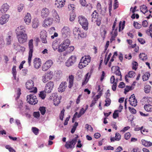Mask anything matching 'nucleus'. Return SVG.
<instances>
[{"label":"nucleus","mask_w":152,"mask_h":152,"mask_svg":"<svg viewBox=\"0 0 152 152\" xmlns=\"http://www.w3.org/2000/svg\"><path fill=\"white\" fill-rule=\"evenodd\" d=\"M23 20L25 23L28 25H29L31 21V17L30 13H27L24 17Z\"/></svg>","instance_id":"nucleus-23"},{"label":"nucleus","mask_w":152,"mask_h":152,"mask_svg":"<svg viewBox=\"0 0 152 152\" xmlns=\"http://www.w3.org/2000/svg\"><path fill=\"white\" fill-rule=\"evenodd\" d=\"M27 101L30 104L35 105L38 102L36 96L34 94H30L27 96Z\"/></svg>","instance_id":"nucleus-6"},{"label":"nucleus","mask_w":152,"mask_h":152,"mask_svg":"<svg viewBox=\"0 0 152 152\" xmlns=\"http://www.w3.org/2000/svg\"><path fill=\"white\" fill-rule=\"evenodd\" d=\"M87 110V108H86L85 110H84L83 108H82L80 110V111L77 117L78 118H80L81 115H83L85 113Z\"/></svg>","instance_id":"nucleus-39"},{"label":"nucleus","mask_w":152,"mask_h":152,"mask_svg":"<svg viewBox=\"0 0 152 152\" xmlns=\"http://www.w3.org/2000/svg\"><path fill=\"white\" fill-rule=\"evenodd\" d=\"M134 88L132 86H127L125 89L124 93L126 94V93L129 91V90H132Z\"/></svg>","instance_id":"nucleus-48"},{"label":"nucleus","mask_w":152,"mask_h":152,"mask_svg":"<svg viewBox=\"0 0 152 152\" xmlns=\"http://www.w3.org/2000/svg\"><path fill=\"white\" fill-rule=\"evenodd\" d=\"M53 64V61L51 60L47 61L42 66V70L44 71L47 70Z\"/></svg>","instance_id":"nucleus-21"},{"label":"nucleus","mask_w":152,"mask_h":152,"mask_svg":"<svg viewBox=\"0 0 152 152\" xmlns=\"http://www.w3.org/2000/svg\"><path fill=\"white\" fill-rule=\"evenodd\" d=\"M142 102L146 103L152 104V98L149 97H144L142 99Z\"/></svg>","instance_id":"nucleus-33"},{"label":"nucleus","mask_w":152,"mask_h":152,"mask_svg":"<svg viewBox=\"0 0 152 152\" xmlns=\"http://www.w3.org/2000/svg\"><path fill=\"white\" fill-rule=\"evenodd\" d=\"M135 73L133 71H130L129 72L127 76L128 77H132L133 76H134L135 75Z\"/></svg>","instance_id":"nucleus-52"},{"label":"nucleus","mask_w":152,"mask_h":152,"mask_svg":"<svg viewBox=\"0 0 152 152\" xmlns=\"http://www.w3.org/2000/svg\"><path fill=\"white\" fill-rule=\"evenodd\" d=\"M91 58H82L78 65V67L82 69L86 66L91 61Z\"/></svg>","instance_id":"nucleus-4"},{"label":"nucleus","mask_w":152,"mask_h":152,"mask_svg":"<svg viewBox=\"0 0 152 152\" xmlns=\"http://www.w3.org/2000/svg\"><path fill=\"white\" fill-rule=\"evenodd\" d=\"M53 72L49 71L45 73L42 77V80L43 82L45 83L50 80L53 77Z\"/></svg>","instance_id":"nucleus-10"},{"label":"nucleus","mask_w":152,"mask_h":152,"mask_svg":"<svg viewBox=\"0 0 152 152\" xmlns=\"http://www.w3.org/2000/svg\"><path fill=\"white\" fill-rule=\"evenodd\" d=\"M67 83L66 82H63L60 84L59 87L58 88V91L59 92H63L64 91L66 87Z\"/></svg>","instance_id":"nucleus-28"},{"label":"nucleus","mask_w":152,"mask_h":152,"mask_svg":"<svg viewBox=\"0 0 152 152\" xmlns=\"http://www.w3.org/2000/svg\"><path fill=\"white\" fill-rule=\"evenodd\" d=\"M125 22L124 21L122 23L121 21H120L119 23V31H120L122 30L124 28Z\"/></svg>","instance_id":"nucleus-44"},{"label":"nucleus","mask_w":152,"mask_h":152,"mask_svg":"<svg viewBox=\"0 0 152 152\" xmlns=\"http://www.w3.org/2000/svg\"><path fill=\"white\" fill-rule=\"evenodd\" d=\"M129 101L130 105L134 107L137 105V101L135 99L134 94L132 95L129 98Z\"/></svg>","instance_id":"nucleus-24"},{"label":"nucleus","mask_w":152,"mask_h":152,"mask_svg":"<svg viewBox=\"0 0 152 152\" xmlns=\"http://www.w3.org/2000/svg\"><path fill=\"white\" fill-rule=\"evenodd\" d=\"M131 137V135L129 132H127L125 134L124 137L127 140L129 139Z\"/></svg>","instance_id":"nucleus-61"},{"label":"nucleus","mask_w":152,"mask_h":152,"mask_svg":"<svg viewBox=\"0 0 152 152\" xmlns=\"http://www.w3.org/2000/svg\"><path fill=\"white\" fill-rule=\"evenodd\" d=\"M97 10L98 11H100L102 10V7L99 3H98L96 6Z\"/></svg>","instance_id":"nucleus-59"},{"label":"nucleus","mask_w":152,"mask_h":152,"mask_svg":"<svg viewBox=\"0 0 152 152\" xmlns=\"http://www.w3.org/2000/svg\"><path fill=\"white\" fill-rule=\"evenodd\" d=\"M52 97H53V100L54 104L56 106L59 104L60 102V98L57 96V94L56 93L53 94Z\"/></svg>","instance_id":"nucleus-25"},{"label":"nucleus","mask_w":152,"mask_h":152,"mask_svg":"<svg viewBox=\"0 0 152 152\" xmlns=\"http://www.w3.org/2000/svg\"><path fill=\"white\" fill-rule=\"evenodd\" d=\"M150 74L148 72L146 73L142 76V79L144 81L147 80L150 77Z\"/></svg>","instance_id":"nucleus-41"},{"label":"nucleus","mask_w":152,"mask_h":152,"mask_svg":"<svg viewBox=\"0 0 152 152\" xmlns=\"http://www.w3.org/2000/svg\"><path fill=\"white\" fill-rule=\"evenodd\" d=\"M61 32L62 36L64 37H65L69 36L70 31L68 27L64 26L62 29Z\"/></svg>","instance_id":"nucleus-17"},{"label":"nucleus","mask_w":152,"mask_h":152,"mask_svg":"<svg viewBox=\"0 0 152 152\" xmlns=\"http://www.w3.org/2000/svg\"><path fill=\"white\" fill-rule=\"evenodd\" d=\"M105 104L104 105L106 106H109L111 103V100L110 99L108 98H106V99L105 100Z\"/></svg>","instance_id":"nucleus-51"},{"label":"nucleus","mask_w":152,"mask_h":152,"mask_svg":"<svg viewBox=\"0 0 152 152\" xmlns=\"http://www.w3.org/2000/svg\"><path fill=\"white\" fill-rule=\"evenodd\" d=\"M39 25V21L37 18H35L33 20L32 23V26L33 28H37Z\"/></svg>","instance_id":"nucleus-29"},{"label":"nucleus","mask_w":152,"mask_h":152,"mask_svg":"<svg viewBox=\"0 0 152 152\" xmlns=\"http://www.w3.org/2000/svg\"><path fill=\"white\" fill-rule=\"evenodd\" d=\"M53 82L50 81L48 82L46 85L44 91L46 93H50L53 90L54 86Z\"/></svg>","instance_id":"nucleus-12"},{"label":"nucleus","mask_w":152,"mask_h":152,"mask_svg":"<svg viewBox=\"0 0 152 152\" xmlns=\"http://www.w3.org/2000/svg\"><path fill=\"white\" fill-rule=\"evenodd\" d=\"M74 76L71 75H69V85L68 87L69 88H71L73 85V80L74 79Z\"/></svg>","instance_id":"nucleus-31"},{"label":"nucleus","mask_w":152,"mask_h":152,"mask_svg":"<svg viewBox=\"0 0 152 152\" xmlns=\"http://www.w3.org/2000/svg\"><path fill=\"white\" fill-rule=\"evenodd\" d=\"M51 16L53 18V19L56 22L59 23L60 21V17L56 10L53 9L51 12Z\"/></svg>","instance_id":"nucleus-15"},{"label":"nucleus","mask_w":152,"mask_h":152,"mask_svg":"<svg viewBox=\"0 0 152 152\" xmlns=\"http://www.w3.org/2000/svg\"><path fill=\"white\" fill-rule=\"evenodd\" d=\"M39 110H40V113L42 115H44L45 114L46 112L45 107H40Z\"/></svg>","instance_id":"nucleus-50"},{"label":"nucleus","mask_w":152,"mask_h":152,"mask_svg":"<svg viewBox=\"0 0 152 152\" xmlns=\"http://www.w3.org/2000/svg\"><path fill=\"white\" fill-rule=\"evenodd\" d=\"M18 42L20 44L25 42L27 39V35L26 34L17 35Z\"/></svg>","instance_id":"nucleus-11"},{"label":"nucleus","mask_w":152,"mask_h":152,"mask_svg":"<svg viewBox=\"0 0 152 152\" xmlns=\"http://www.w3.org/2000/svg\"><path fill=\"white\" fill-rule=\"evenodd\" d=\"M10 15L8 14H4L0 17V24L1 25L6 23L9 20Z\"/></svg>","instance_id":"nucleus-14"},{"label":"nucleus","mask_w":152,"mask_h":152,"mask_svg":"<svg viewBox=\"0 0 152 152\" xmlns=\"http://www.w3.org/2000/svg\"><path fill=\"white\" fill-rule=\"evenodd\" d=\"M85 128H86L87 130H88V128H90L91 132H92L93 131V128L90 125H89L88 124H86Z\"/></svg>","instance_id":"nucleus-62"},{"label":"nucleus","mask_w":152,"mask_h":152,"mask_svg":"<svg viewBox=\"0 0 152 152\" xmlns=\"http://www.w3.org/2000/svg\"><path fill=\"white\" fill-rule=\"evenodd\" d=\"M116 68V70L115 72V74L118 76H120L121 75V73L120 70V68L118 66H113L112 67L111 69L112 70V69L113 68Z\"/></svg>","instance_id":"nucleus-38"},{"label":"nucleus","mask_w":152,"mask_h":152,"mask_svg":"<svg viewBox=\"0 0 152 152\" xmlns=\"http://www.w3.org/2000/svg\"><path fill=\"white\" fill-rule=\"evenodd\" d=\"M26 27L25 25H20L16 29V35L19 34H26Z\"/></svg>","instance_id":"nucleus-16"},{"label":"nucleus","mask_w":152,"mask_h":152,"mask_svg":"<svg viewBox=\"0 0 152 152\" xmlns=\"http://www.w3.org/2000/svg\"><path fill=\"white\" fill-rule=\"evenodd\" d=\"M132 64L133 69L136 70L137 68V66H138L137 62L134 61H133L132 63Z\"/></svg>","instance_id":"nucleus-54"},{"label":"nucleus","mask_w":152,"mask_h":152,"mask_svg":"<svg viewBox=\"0 0 152 152\" xmlns=\"http://www.w3.org/2000/svg\"><path fill=\"white\" fill-rule=\"evenodd\" d=\"M76 58H69L65 63L66 65L69 67L72 66L76 61Z\"/></svg>","instance_id":"nucleus-26"},{"label":"nucleus","mask_w":152,"mask_h":152,"mask_svg":"<svg viewBox=\"0 0 152 152\" xmlns=\"http://www.w3.org/2000/svg\"><path fill=\"white\" fill-rule=\"evenodd\" d=\"M151 87L149 85H146L144 87V91L146 93H149L151 91Z\"/></svg>","instance_id":"nucleus-42"},{"label":"nucleus","mask_w":152,"mask_h":152,"mask_svg":"<svg viewBox=\"0 0 152 152\" xmlns=\"http://www.w3.org/2000/svg\"><path fill=\"white\" fill-rule=\"evenodd\" d=\"M12 73L15 79L16 72V67L15 66H13L12 69Z\"/></svg>","instance_id":"nucleus-57"},{"label":"nucleus","mask_w":152,"mask_h":152,"mask_svg":"<svg viewBox=\"0 0 152 152\" xmlns=\"http://www.w3.org/2000/svg\"><path fill=\"white\" fill-rule=\"evenodd\" d=\"M34 83L32 80H28L26 83V87L29 90H32L33 89V90L30 91V92L36 93L37 92V89L36 87H34Z\"/></svg>","instance_id":"nucleus-5"},{"label":"nucleus","mask_w":152,"mask_h":152,"mask_svg":"<svg viewBox=\"0 0 152 152\" xmlns=\"http://www.w3.org/2000/svg\"><path fill=\"white\" fill-rule=\"evenodd\" d=\"M33 64L34 67L36 69H38L41 66V60L39 58H35L33 60Z\"/></svg>","instance_id":"nucleus-20"},{"label":"nucleus","mask_w":152,"mask_h":152,"mask_svg":"<svg viewBox=\"0 0 152 152\" xmlns=\"http://www.w3.org/2000/svg\"><path fill=\"white\" fill-rule=\"evenodd\" d=\"M5 37L6 45H11L13 39L12 32H8L5 34Z\"/></svg>","instance_id":"nucleus-7"},{"label":"nucleus","mask_w":152,"mask_h":152,"mask_svg":"<svg viewBox=\"0 0 152 152\" xmlns=\"http://www.w3.org/2000/svg\"><path fill=\"white\" fill-rule=\"evenodd\" d=\"M106 33V31L104 29H102L101 30V34L102 37L103 38V39H104L105 38V36Z\"/></svg>","instance_id":"nucleus-46"},{"label":"nucleus","mask_w":152,"mask_h":152,"mask_svg":"<svg viewBox=\"0 0 152 152\" xmlns=\"http://www.w3.org/2000/svg\"><path fill=\"white\" fill-rule=\"evenodd\" d=\"M33 116L37 118H39L40 116L39 113V112H34L33 113Z\"/></svg>","instance_id":"nucleus-64"},{"label":"nucleus","mask_w":152,"mask_h":152,"mask_svg":"<svg viewBox=\"0 0 152 152\" xmlns=\"http://www.w3.org/2000/svg\"><path fill=\"white\" fill-rule=\"evenodd\" d=\"M41 13V17L42 18H45L49 15L50 11L48 8L44 7L42 9Z\"/></svg>","instance_id":"nucleus-22"},{"label":"nucleus","mask_w":152,"mask_h":152,"mask_svg":"<svg viewBox=\"0 0 152 152\" xmlns=\"http://www.w3.org/2000/svg\"><path fill=\"white\" fill-rule=\"evenodd\" d=\"M78 136L74 138L71 141H69L66 142L65 147L67 149H72L75 147V145L77 142Z\"/></svg>","instance_id":"nucleus-8"},{"label":"nucleus","mask_w":152,"mask_h":152,"mask_svg":"<svg viewBox=\"0 0 152 152\" xmlns=\"http://www.w3.org/2000/svg\"><path fill=\"white\" fill-rule=\"evenodd\" d=\"M5 45L4 37L2 36H0V48L3 47Z\"/></svg>","instance_id":"nucleus-40"},{"label":"nucleus","mask_w":152,"mask_h":152,"mask_svg":"<svg viewBox=\"0 0 152 152\" xmlns=\"http://www.w3.org/2000/svg\"><path fill=\"white\" fill-rule=\"evenodd\" d=\"M45 92V91H41L40 92L39 96L42 99H44L46 96Z\"/></svg>","instance_id":"nucleus-49"},{"label":"nucleus","mask_w":152,"mask_h":152,"mask_svg":"<svg viewBox=\"0 0 152 152\" xmlns=\"http://www.w3.org/2000/svg\"><path fill=\"white\" fill-rule=\"evenodd\" d=\"M70 43L68 39L64 40L58 48V50L59 52H62L65 51L69 47Z\"/></svg>","instance_id":"nucleus-2"},{"label":"nucleus","mask_w":152,"mask_h":152,"mask_svg":"<svg viewBox=\"0 0 152 152\" xmlns=\"http://www.w3.org/2000/svg\"><path fill=\"white\" fill-rule=\"evenodd\" d=\"M10 6L7 3L2 4L1 6L0 10V12L1 13H5L9 9Z\"/></svg>","instance_id":"nucleus-19"},{"label":"nucleus","mask_w":152,"mask_h":152,"mask_svg":"<svg viewBox=\"0 0 152 152\" xmlns=\"http://www.w3.org/2000/svg\"><path fill=\"white\" fill-rule=\"evenodd\" d=\"M144 108L147 111L151 112L152 111V104H145L144 106Z\"/></svg>","instance_id":"nucleus-34"},{"label":"nucleus","mask_w":152,"mask_h":152,"mask_svg":"<svg viewBox=\"0 0 152 152\" xmlns=\"http://www.w3.org/2000/svg\"><path fill=\"white\" fill-rule=\"evenodd\" d=\"M129 111L132 113L134 114H135L136 113V110L134 108H131L130 107H129Z\"/></svg>","instance_id":"nucleus-63"},{"label":"nucleus","mask_w":152,"mask_h":152,"mask_svg":"<svg viewBox=\"0 0 152 152\" xmlns=\"http://www.w3.org/2000/svg\"><path fill=\"white\" fill-rule=\"evenodd\" d=\"M78 22L82 26L83 28L85 30L88 29V23L87 19L82 15L79 16L78 17Z\"/></svg>","instance_id":"nucleus-1"},{"label":"nucleus","mask_w":152,"mask_h":152,"mask_svg":"<svg viewBox=\"0 0 152 152\" xmlns=\"http://www.w3.org/2000/svg\"><path fill=\"white\" fill-rule=\"evenodd\" d=\"M75 17L76 15L75 14H72L70 15V20L71 21H73L75 19Z\"/></svg>","instance_id":"nucleus-60"},{"label":"nucleus","mask_w":152,"mask_h":152,"mask_svg":"<svg viewBox=\"0 0 152 152\" xmlns=\"http://www.w3.org/2000/svg\"><path fill=\"white\" fill-rule=\"evenodd\" d=\"M52 46L54 50H56L57 49V47L58 46V44L57 40H55L53 42Z\"/></svg>","instance_id":"nucleus-43"},{"label":"nucleus","mask_w":152,"mask_h":152,"mask_svg":"<svg viewBox=\"0 0 152 152\" xmlns=\"http://www.w3.org/2000/svg\"><path fill=\"white\" fill-rule=\"evenodd\" d=\"M134 26L135 28L137 29L140 28L141 27V25L140 24H139L137 22H135L134 23Z\"/></svg>","instance_id":"nucleus-56"},{"label":"nucleus","mask_w":152,"mask_h":152,"mask_svg":"<svg viewBox=\"0 0 152 152\" xmlns=\"http://www.w3.org/2000/svg\"><path fill=\"white\" fill-rule=\"evenodd\" d=\"M33 132L36 135H37L39 133V129L35 127H33L32 129Z\"/></svg>","instance_id":"nucleus-53"},{"label":"nucleus","mask_w":152,"mask_h":152,"mask_svg":"<svg viewBox=\"0 0 152 152\" xmlns=\"http://www.w3.org/2000/svg\"><path fill=\"white\" fill-rule=\"evenodd\" d=\"M68 8L69 10H74L75 6L73 4H69L68 5Z\"/></svg>","instance_id":"nucleus-58"},{"label":"nucleus","mask_w":152,"mask_h":152,"mask_svg":"<svg viewBox=\"0 0 152 152\" xmlns=\"http://www.w3.org/2000/svg\"><path fill=\"white\" fill-rule=\"evenodd\" d=\"M18 108L19 109L20 113L23 115L24 110H28L29 108L26 105H23V103L21 100H19L18 101Z\"/></svg>","instance_id":"nucleus-13"},{"label":"nucleus","mask_w":152,"mask_h":152,"mask_svg":"<svg viewBox=\"0 0 152 152\" xmlns=\"http://www.w3.org/2000/svg\"><path fill=\"white\" fill-rule=\"evenodd\" d=\"M121 139V135L118 133L115 134V140L116 141H119Z\"/></svg>","instance_id":"nucleus-55"},{"label":"nucleus","mask_w":152,"mask_h":152,"mask_svg":"<svg viewBox=\"0 0 152 152\" xmlns=\"http://www.w3.org/2000/svg\"><path fill=\"white\" fill-rule=\"evenodd\" d=\"M56 4L58 8H60L63 7L65 4V0H56Z\"/></svg>","instance_id":"nucleus-27"},{"label":"nucleus","mask_w":152,"mask_h":152,"mask_svg":"<svg viewBox=\"0 0 152 152\" xmlns=\"http://www.w3.org/2000/svg\"><path fill=\"white\" fill-rule=\"evenodd\" d=\"M141 142L142 144L145 146H150L152 145V143L150 142H148L144 140H141Z\"/></svg>","instance_id":"nucleus-35"},{"label":"nucleus","mask_w":152,"mask_h":152,"mask_svg":"<svg viewBox=\"0 0 152 152\" xmlns=\"http://www.w3.org/2000/svg\"><path fill=\"white\" fill-rule=\"evenodd\" d=\"M91 21L96 22V25L99 26L101 23V20L99 18L98 13L96 10H95L91 14Z\"/></svg>","instance_id":"nucleus-3"},{"label":"nucleus","mask_w":152,"mask_h":152,"mask_svg":"<svg viewBox=\"0 0 152 152\" xmlns=\"http://www.w3.org/2000/svg\"><path fill=\"white\" fill-rule=\"evenodd\" d=\"M140 11L144 14H145L146 12H148L147 7L145 5H142L140 7Z\"/></svg>","instance_id":"nucleus-36"},{"label":"nucleus","mask_w":152,"mask_h":152,"mask_svg":"<svg viewBox=\"0 0 152 152\" xmlns=\"http://www.w3.org/2000/svg\"><path fill=\"white\" fill-rule=\"evenodd\" d=\"M53 18H48L45 19L44 21L45 26H50L53 23Z\"/></svg>","instance_id":"nucleus-30"},{"label":"nucleus","mask_w":152,"mask_h":152,"mask_svg":"<svg viewBox=\"0 0 152 152\" xmlns=\"http://www.w3.org/2000/svg\"><path fill=\"white\" fill-rule=\"evenodd\" d=\"M111 34L112 37L110 39V41L112 42L115 40V38L117 35V29L116 28L114 31H112Z\"/></svg>","instance_id":"nucleus-32"},{"label":"nucleus","mask_w":152,"mask_h":152,"mask_svg":"<svg viewBox=\"0 0 152 152\" xmlns=\"http://www.w3.org/2000/svg\"><path fill=\"white\" fill-rule=\"evenodd\" d=\"M40 37L42 43L45 44L47 43L48 34L46 31L45 30L42 31L40 32Z\"/></svg>","instance_id":"nucleus-9"},{"label":"nucleus","mask_w":152,"mask_h":152,"mask_svg":"<svg viewBox=\"0 0 152 152\" xmlns=\"http://www.w3.org/2000/svg\"><path fill=\"white\" fill-rule=\"evenodd\" d=\"M80 31L78 27H75L74 28L73 30V34L75 35H78V38L79 37V33Z\"/></svg>","instance_id":"nucleus-37"},{"label":"nucleus","mask_w":152,"mask_h":152,"mask_svg":"<svg viewBox=\"0 0 152 152\" xmlns=\"http://www.w3.org/2000/svg\"><path fill=\"white\" fill-rule=\"evenodd\" d=\"M121 112V110H115L113 114V118H116L117 117H118V112Z\"/></svg>","instance_id":"nucleus-45"},{"label":"nucleus","mask_w":152,"mask_h":152,"mask_svg":"<svg viewBox=\"0 0 152 152\" xmlns=\"http://www.w3.org/2000/svg\"><path fill=\"white\" fill-rule=\"evenodd\" d=\"M33 42V39H31L28 42V47L29 50L28 57H32V53L34 50Z\"/></svg>","instance_id":"nucleus-18"},{"label":"nucleus","mask_w":152,"mask_h":152,"mask_svg":"<svg viewBox=\"0 0 152 152\" xmlns=\"http://www.w3.org/2000/svg\"><path fill=\"white\" fill-rule=\"evenodd\" d=\"M24 7V5L23 4H20L18 6V11L19 12H21L23 10Z\"/></svg>","instance_id":"nucleus-47"}]
</instances>
